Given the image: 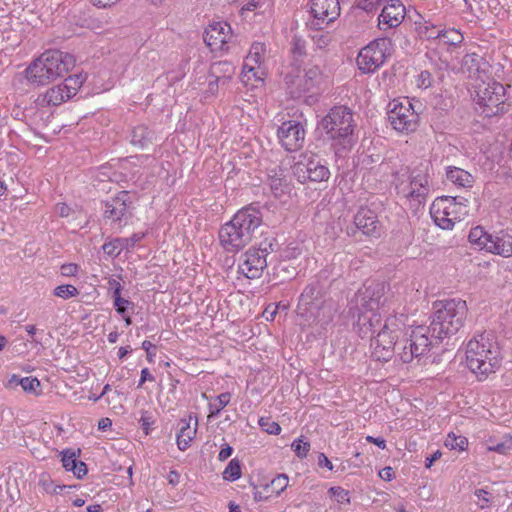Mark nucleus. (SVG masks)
Returning <instances> with one entry per match:
<instances>
[{
	"mask_svg": "<svg viewBox=\"0 0 512 512\" xmlns=\"http://www.w3.org/2000/svg\"><path fill=\"white\" fill-rule=\"evenodd\" d=\"M257 206L250 204L221 226L218 238L222 248L229 253H236L248 245L262 224V214Z\"/></svg>",
	"mask_w": 512,
	"mask_h": 512,
	"instance_id": "f257e3e1",
	"label": "nucleus"
},
{
	"mask_svg": "<svg viewBox=\"0 0 512 512\" xmlns=\"http://www.w3.org/2000/svg\"><path fill=\"white\" fill-rule=\"evenodd\" d=\"M353 112L346 106H334L320 122L337 156L349 152L357 142Z\"/></svg>",
	"mask_w": 512,
	"mask_h": 512,
	"instance_id": "f03ea898",
	"label": "nucleus"
},
{
	"mask_svg": "<svg viewBox=\"0 0 512 512\" xmlns=\"http://www.w3.org/2000/svg\"><path fill=\"white\" fill-rule=\"evenodd\" d=\"M490 334H479L466 346V364L471 372L487 377L500 367V352Z\"/></svg>",
	"mask_w": 512,
	"mask_h": 512,
	"instance_id": "7ed1b4c3",
	"label": "nucleus"
},
{
	"mask_svg": "<svg viewBox=\"0 0 512 512\" xmlns=\"http://www.w3.org/2000/svg\"><path fill=\"white\" fill-rule=\"evenodd\" d=\"M434 315L430 326L432 333L444 340L455 335L464 325L467 317V304L462 299H449L434 304Z\"/></svg>",
	"mask_w": 512,
	"mask_h": 512,
	"instance_id": "20e7f679",
	"label": "nucleus"
},
{
	"mask_svg": "<svg viewBox=\"0 0 512 512\" xmlns=\"http://www.w3.org/2000/svg\"><path fill=\"white\" fill-rule=\"evenodd\" d=\"M396 182V188L409 201L410 207L418 209L424 206L431 190L429 164L421 163L411 172L408 168L397 172Z\"/></svg>",
	"mask_w": 512,
	"mask_h": 512,
	"instance_id": "39448f33",
	"label": "nucleus"
},
{
	"mask_svg": "<svg viewBox=\"0 0 512 512\" xmlns=\"http://www.w3.org/2000/svg\"><path fill=\"white\" fill-rule=\"evenodd\" d=\"M325 285L318 279L311 281L299 296L297 311L321 324H328L335 312L332 302L325 299Z\"/></svg>",
	"mask_w": 512,
	"mask_h": 512,
	"instance_id": "423d86ee",
	"label": "nucleus"
},
{
	"mask_svg": "<svg viewBox=\"0 0 512 512\" xmlns=\"http://www.w3.org/2000/svg\"><path fill=\"white\" fill-rule=\"evenodd\" d=\"M406 317L403 314L390 315L378 333L370 338L371 355L377 361L387 362L395 354L399 338L406 327Z\"/></svg>",
	"mask_w": 512,
	"mask_h": 512,
	"instance_id": "0eeeda50",
	"label": "nucleus"
},
{
	"mask_svg": "<svg viewBox=\"0 0 512 512\" xmlns=\"http://www.w3.org/2000/svg\"><path fill=\"white\" fill-rule=\"evenodd\" d=\"M468 240L475 250L485 251L504 258L512 256V235L505 230L491 234L482 226H476L470 230Z\"/></svg>",
	"mask_w": 512,
	"mask_h": 512,
	"instance_id": "6e6552de",
	"label": "nucleus"
},
{
	"mask_svg": "<svg viewBox=\"0 0 512 512\" xmlns=\"http://www.w3.org/2000/svg\"><path fill=\"white\" fill-rule=\"evenodd\" d=\"M443 339L440 335L432 333V327L419 325L414 327L409 334L402 350L397 353V357L403 363H410L414 358L426 355L431 348L438 346Z\"/></svg>",
	"mask_w": 512,
	"mask_h": 512,
	"instance_id": "1a4fd4ad",
	"label": "nucleus"
},
{
	"mask_svg": "<svg viewBox=\"0 0 512 512\" xmlns=\"http://www.w3.org/2000/svg\"><path fill=\"white\" fill-rule=\"evenodd\" d=\"M390 46L389 39L378 38L363 47L356 59L359 70L369 74L379 69L390 55Z\"/></svg>",
	"mask_w": 512,
	"mask_h": 512,
	"instance_id": "9d476101",
	"label": "nucleus"
},
{
	"mask_svg": "<svg viewBox=\"0 0 512 512\" xmlns=\"http://www.w3.org/2000/svg\"><path fill=\"white\" fill-rule=\"evenodd\" d=\"M477 104L482 108L486 117H493L507 112L505 88L501 83L493 82L479 86L477 90Z\"/></svg>",
	"mask_w": 512,
	"mask_h": 512,
	"instance_id": "9b49d317",
	"label": "nucleus"
},
{
	"mask_svg": "<svg viewBox=\"0 0 512 512\" xmlns=\"http://www.w3.org/2000/svg\"><path fill=\"white\" fill-rule=\"evenodd\" d=\"M132 201L128 191H120L103 203V218L113 227L121 229L132 217Z\"/></svg>",
	"mask_w": 512,
	"mask_h": 512,
	"instance_id": "f8f14e48",
	"label": "nucleus"
},
{
	"mask_svg": "<svg viewBox=\"0 0 512 512\" xmlns=\"http://www.w3.org/2000/svg\"><path fill=\"white\" fill-rule=\"evenodd\" d=\"M387 286L383 282H371L365 284L355 295V310L379 311L383 309L387 302Z\"/></svg>",
	"mask_w": 512,
	"mask_h": 512,
	"instance_id": "ddd939ff",
	"label": "nucleus"
},
{
	"mask_svg": "<svg viewBox=\"0 0 512 512\" xmlns=\"http://www.w3.org/2000/svg\"><path fill=\"white\" fill-rule=\"evenodd\" d=\"M293 173L300 183L307 181L322 182L330 177V171L320 158L316 156L305 157L293 167Z\"/></svg>",
	"mask_w": 512,
	"mask_h": 512,
	"instance_id": "4468645a",
	"label": "nucleus"
},
{
	"mask_svg": "<svg viewBox=\"0 0 512 512\" xmlns=\"http://www.w3.org/2000/svg\"><path fill=\"white\" fill-rule=\"evenodd\" d=\"M304 126L295 120L283 122L277 129V137L281 146L288 152L300 150L305 142Z\"/></svg>",
	"mask_w": 512,
	"mask_h": 512,
	"instance_id": "2eb2a0df",
	"label": "nucleus"
},
{
	"mask_svg": "<svg viewBox=\"0 0 512 512\" xmlns=\"http://www.w3.org/2000/svg\"><path fill=\"white\" fill-rule=\"evenodd\" d=\"M310 12L314 17L311 26L320 30L323 24H329L339 17V0H312Z\"/></svg>",
	"mask_w": 512,
	"mask_h": 512,
	"instance_id": "dca6fc26",
	"label": "nucleus"
},
{
	"mask_svg": "<svg viewBox=\"0 0 512 512\" xmlns=\"http://www.w3.org/2000/svg\"><path fill=\"white\" fill-rule=\"evenodd\" d=\"M323 72L319 66L314 65L305 70L303 77H297L290 82L289 93L292 98H300L304 93L319 88L323 82Z\"/></svg>",
	"mask_w": 512,
	"mask_h": 512,
	"instance_id": "f3484780",
	"label": "nucleus"
},
{
	"mask_svg": "<svg viewBox=\"0 0 512 512\" xmlns=\"http://www.w3.org/2000/svg\"><path fill=\"white\" fill-rule=\"evenodd\" d=\"M232 38L231 26L225 21H214L204 30L203 39L211 51L224 50Z\"/></svg>",
	"mask_w": 512,
	"mask_h": 512,
	"instance_id": "a211bd4d",
	"label": "nucleus"
},
{
	"mask_svg": "<svg viewBox=\"0 0 512 512\" xmlns=\"http://www.w3.org/2000/svg\"><path fill=\"white\" fill-rule=\"evenodd\" d=\"M40 58L48 66V71L53 72L54 79L66 75L75 66V57L60 50H48Z\"/></svg>",
	"mask_w": 512,
	"mask_h": 512,
	"instance_id": "6ab92c4d",
	"label": "nucleus"
},
{
	"mask_svg": "<svg viewBox=\"0 0 512 512\" xmlns=\"http://www.w3.org/2000/svg\"><path fill=\"white\" fill-rule=\"evenodd\" d=\"M266 267L267 259L262 253L256 252L255 247H251L241 255L238 272L248 279H257L262 276Z\"/></svg>",
	"mask_w": 512,
	"mask_h": 512,
	"instance_id": "aec40b11",
	"label": "nucleus"
},
{
	"mask_svg": "<svg viewBox=\"0 0 512 512\" xmlns=\"http://www.w3.org/2000/svg\"><path fill=\"white\" fill-rule=\"evenodd\" d=\"M388 119L392 127L399 132H412L418 125V114L411 110V104H395Z\"/></svg>",
	"mask_w": 512,
	"mask_h": 512,
	"instance_id": "412c9836",
	"label": "nucleus"
},
{
	"mask_svg": "<svg viewBox=\"0 0 512 512\" xmlns=\"http://www.w3.org/2000/svg\"><path fill=\"white\" fill-rule=\"evenodd\" d=\"M357 320L354 329L361 338H371L376 335L384 324L382 315L379 311L355 310Z\"/></svg>",
	"mask_w": 512,
	"mask_h": 512,
	"instance_id": "4be33fe9",
	"label": "nucleus"
},
{
	"mask_svg": "<svg viewBox=\"0 0 512 512\" xmlns=\"http://www.w3.org/2000/svg\"><path fill=\"white\" fill-rule=\"evenodd\" d=\"M406 8L400 0H388L378 17V27L388 30L398 27L404 20Z\"/></svg>",
	"mask_w": 512,
	"mask_h": 512,
	"instance_id": "5701e85b",
	"label": "nucleus"
},
{
	"mask_svg": "<svg viewBox=\"0 0 512 512\" xmlns=\"http://www.w3.org/2000/svg\"><path fill=\"white\" fill-rule=\"evenodd\" d=\"M354 224L364 235L371 237H380L382 225L375 211L361 207L354 216Z\"/></svg>",
	"mask_w": 512,
	"mask_h": 512,
	"instance_id": "b1692460",
	"label": "nucleus"
},
{
	"mask_svg": "<svg viewBox=\"0 0 512 512\" xmlns=\"http://www.w3.org/2000/svg\"><path fill=\"white\" fill-rule=\"evenodd\" d=\"M145 237V233H134L127 238H114L102 245V250L105 255L110 258L118 257L123 250L130 251L137 243Z\"/></svg>",
	"mask_w": 512,
	"mask_h": 512,
	"instance_id": "393cba45",
	"label": "nucleus"
},
{
	"mask_svg": "<svg viewBox=\"0 0 512 512\" xmlns=\"http://www.w3.org/2000/svg\"><path fill=\"white\" fill-rule=\"evenodd\" d=\"M488 68V62L477 53H468L462 59V70L468 73L470 78L482 79Z\"/></svg>",
	"mask_w": 512,
	"mask_h": 512,
	"instance_id": "a878e982",
	"label": "nucleus"
},
{
	"mask_svg": "<svg viewBox=\"0 0 512 512\" xmlns=\"http://www.w3.org/2000/svg\"><path fill=\"white\" fill-rule=\"evenodd\" d=\"M25 73L28 81L36 85H46L55 80L53 72L48 71V66L40 57L27 67Z\"/></svg>",
	"mask_w": 512,
	"mask_h": 512,
	"instance_id": "bb28decb",
	"label": "nucleus"
},
{
	"mask_svg": "<svg viewBox=\"0 0 512 512\" xmlns=\"http://www.w3.org/2000/svg\"><path fill=\"white\" fill-rule=\"evenodd\" d=\"M446 199H436L430 208V214L434 221V223L440 227L441 229L451 230L456 221L459 220L458 216L449 217V213L446 211L448 207H445L443 204H446Z\"/></svg>",
	"mask_w": 512,
	"mask_h": 512,
	"instance_id": "cd10ccee",
	"label": "nucleus"
},
{
	"mask_svg": "<svg viewBox=\"0 0 512 512\" xmlns=\"http://www.w3.org/2000/svg\"><path fill=\"white\" fill-rule=\"evenodd\" d=\"M268 176L271 191L276 198H280L290 191V182L285 169L281 167L272 169Z\"/></svg>",
	"mask_w": 512,
	"mask_h": 512,
	"instance_id": "c85d7f7f",
	"label": "nucleus"
},
{
	"mask_svg": "<svg viewBox=\"0 0 512 512\" xmlns=\"http://www.w3.org/2000/svg\"><path fill=\"white\" fill-rule=\"evenodd\" d=\"M70 99L63 84L49 88L45 94L39 95L36 103L41 106H58Z\"/></svg>",
	"mask_w": 512,
	"mask_h": 512,
	"instance_id": "c756f323",
	"label": "nucleus"
},
{
	"mask_svg": "<svg viewBox=\"0 0 512 512\" xmlns=\"http://www.w3.org/2000/svg\"><path fill=\"white\" fill-rule=\"evenodd\" d=\"M191 420L192 415L181 420V428L177 434V446L181 451H185L190 446L191 441L196 435L197 427L194 429L190 427ZM197 424V418H195V426H197Z\"/></svg>",
	"mask_w": 512,
	"mask_h": 512,
	"instance_id": "7c9ffc66",
	"label": "nucleus"
},
{
	"mask_svg": "<svg viewBox=\"0 0 512 512\" xmlns=\"http://www.w3.org/2000/svg\"><path fill=\"white\" fill-rule=\"evenodd\" d=\"M235 73L234 65L229 61H218L211 65L210 75L215 78L216 82L222 81L226 83Z\"/></svg>",
	"mask_w": 512,
	"mask_h": 512,
	"instance_id": "2f4dec72",
	"label": "nucleus"
},
{
	"mask_svg": "<svg viewBox=\"0 0 512 512\" xmlns=\"http://www.w3.org/2000/svg\"><path fill=\"white\" fill-rule=\"evenodd\" d=\"M441 26L421 18L415 21V31L420 39L435 40L440 36Z\"/></svg>",
	"mask_w": 512,
	"mask_h": 512,
	"instance_id": "473e14b6",
	"label": "nucleus"
},
{
	"mask_svg": "<svg viewBox=\"0 0 512 512\" xmlns=\"http://www.w3.org/2000/svg\"><path fill=\"white\" fill-rule=\"evenodd\" d=\"M447 179L459 187H472L475 179L468 171L458 167H448L446 172Z\"/></svg>",
	"mask_w": 512,
	"mask_h": 512,
	"instance_id": "72a5a7b5",
	"label": "nucleus"
},
{
	"mask_svg": "<svg viewBox=\"0 0 512 512\" xmlns=\"http://www.w3.org/2000/svg\"><path fill=\"white\" fill-rule=\"evenodd\" d=\"M153 132L144 125L134 127L131 132V143L134 146L143 148L151 143Z\"/></svg>",
	"mask_w": 512,
	"mask_h": 512,
	"instance_id": "f704fd0d",
	"label": "nucleus"
},
{
	"mask_svg": "<svg viewBox=\"0 0 512 512\" xmlns=\"http://www.w3.org/2000/svg\"><path fill=\"white\" fill-rule=\"evenodd\" d=\"M288 482L289 479L286 474H279L269 484L264 485V490L278 496L287 488Z\"/></svg>",
	"mask_w": 512,
	"mask_h": 512,
	"instance_id": "c9c22d12",
	"label": "nucleus"
},
{
	"mask_svg": "<svg viewBox=\"0 0 512 512\" xmlns=\"http://www.w3.org/2000/svg\"><path fill=\"white\" fill-rule=\"evenodd\" d=\"M440 31L439 38L443 39L450 46H459L464 40L462 33L454 28H441Z\"/></svg>",
	"mask_w": 512,
	"mask_h": 512,
	"instance_id": "e433bc0d",
	"label": "nucleus"
},
{
	"mask_svg": "<svg viewBox=\"0 0 512 512\" xmlns=\"http://www.w3.org/2000/svg\"><path fill=\"white\" fill-rule=\"evenodd\" d=\"M84 82V77L81 74L71 75L65 78L64 88L66 89L67 94H70V98L75 96L78 90L81 88Z\"/></svg>",
	"mask_w": 512,
	"mask_h": 512,
	"instance_id": "4c0bfd02",
	"label": "nucleus"
},
{
	"mask_svg": "<svg viewBox=\"0 0 512 512\" xmlns=\"http://www.w3.org/2000/svg\"><path fill=\"white\" fill-rule=\"evenodd\" d=\"M444 444L451 450L463 451L468 445V440L462 435H456L455 433L451 432L447 435Z\"/></svg>",
	"mask_w": 512,
	"mask_h": 512,
	"instance_id": "58836bf2",
	"label": "nucleus"
},
{
	"mask_svg": "<svg viewBox=\"0 0 512 512\" xmlns=\"http://www.w3.org/2000/svg\"><path fill=\"white\" fill-rule=\"evenodd\" d=\"M230 399L231 395L228 392L218 395L215 402L209 403V417H216L220 411L229 404Z\"/></svg>",
	"mask_w": 512,
	"mask_h": 512,
	"instance_id": "ea45409f",
	"label": "nucleus"
},
{
	"mask_svg": "<svg viewBox=\"0 0 512 512\" xmlns=\"http://www.w3.org/2000/svg\"><path fill=\"white\" fill-rule=\"evenodd\" d=\"M241 477V464L237 458L232 459L223 472V478L228 481H236Z\"/></svg>",
	"mask_w": 512,
	"mask_h": 512,
	"instance_id": "a19ab883",
	"label": "nucleus"
},
{
	"mask_svg": "<svg viewBox=\"0 0 512 512\" xmlns=\"http://www.w3.org/2000/svg\"><path fill=\"white\" fill-rule=\"evenodd\" d=\"M39 486L42 487V489L45 492L51 493V494H59L64 489L71 488V486H66V485H62V486L54 485L53 480L47 474L41 475V477L39 479Z\"/></svg>",
	"mask_w": 512,
	"mask_h": 512,
	"instance_id": "79ce46f5",
	"label": "nucleus"
},
{
	"mask_svg": "<svg viewBox=\"0 0 512 512\" xmlns=\"http://www.w3.org/2000/svg\"><path fill=\"white\" fill-rule=\"evenodd\" d=\"M79 454V449L76 451L71 448L65 449L60 453L62 465L67 471H72V469H75V462Z\"/></svg>",
	"mask_w": 512,
	"mask_h": 512,
	"instance_id": "37998d69",
	"label": "nucleus"
},
{
	"mask_svg": "<svg viewBox=\"0 0 512 512\" xmlns=\"http://www.w3.org/2000/svg\"><path fill=\"white\" fill-rule=\"evenodd\" d=\"M328 494L340 504L351 503L349 491L340 486L330 487L328 490Z\"/></svg>",
	"mask_w": 512,
	"mask_h": 512,
	"instance_id": "c03bdc74",
	"label": "nucleus"
},
{
	"mask_svg": "<svg viewBox=\"0 0 512 512\" xmlns=\"http://www.w3.org/2000/svg\"><path fill=\"white\" fill-rule=\"evenodd\" d=\"M261 429L271 435H279L281 433V426L272 421L269 417H261L258 421Z\"/></svg>",
	"mask_w": 512,
	"mask_h": 512,
	"instance_id": "a18cd8bd",
	"label": "nucleus"
},
{
	"mask_svg": "<svg viewBox=\"0 0 512 512\" xmlns=\"http://www.w3.org/2000/svg\"><path fill=\"white\" fill-rule=\"evenodd\" d=\"M53 294L62 299H69L76 297L79 294V291L75 286L67 284L57 286L54 289Z\"/></svg>",
	"mask_w": 512,
	"mask_h": 512,
	"instance_id": "49530a36",
	"label": "nucleus"
},
{
	"mask_svg": "<svg viewBox=\"0 0 512 512\" xmlns=\"http://www.w3.org/2000/svg\"><path fill=\"white\" fill-rule=\"evenodd\" d=\"M112 297L114 300V307L118 314L124 316L126 314L129 306H134V304L128 299L122 298L121 293L118 294V291L112 293Z\"/></svg>",
	"mask_w": 512,
	"mask_h": 512,
	"instance_id": "de8ad7c7",
	"label": "nucleus"
},
{
	"mask_svg": "<svg viewBox=\"0 0 512 512\" xmlns=\"http://www.w3.org/2000/svg\"><path fill=\"white\" fill-rule=\"evenodd\" d=\"M292 47L291 52L294 57L299 58L305 55L306 53V42L302 38L298 36H294L292 39Z\"/></svg>",
	"mask_w": 512,
	"mask_h": 512,
	"instance_id": "09e8293b",
	"label": "nucleus"
},
{
	"mask_svg": "<svg viewBox=\"0 0 512 512\" xmlns=\"http://www.w3.org/2000/svg\"><path fill=\"white\" fill-rule=\"evenodd\" d=\"M20 386L25 392L35 393L36 388L40 387V381L37 378L23 377L19 381Z\"/></svg>",
	"mask_w": 512,
	"mask_h": 512,
	"instance_id": "8fccbe9b",
	"label": "nucleus"
},
{
	"mask_svg": "<svg viewBox=\"0 0 512 512\" xmlns=\"http://www.w3.org/2000/svg\"><path fill=\"white\" fill-rule=\"evenodd\" d=\"M292 448L298 457L304 458L310 450V443L302 439H297L292 443Z\"/></svg>",
	"mask_w": 512,
	"mask_h": 512,
	"instance_id": "3c124183",
	"label": "nucleus"
},
{
	"mask_svg": "<svg viewBox=\"0 0 512 512\" xmlns=\"http://www.w3.org/2000/svg\"><path fill=\"white\" fill-rule=\"evenodd\" d=\"M263 46L260 44H254L251 47V50L247 56V61L254 62L255 64H260L262 61L261 53L263 52Z\"/></svg>",
	"mask_w": 512,
	"mask_h": 512,
	"instance_id": "603ef678",
	"label": "nucleus"
},
{
	"mask_svg": "<svg viewBox=\"0 0 512 512\" xmlns=\"http://www.w3.org/2000/svg\"><path fill=\"white\" fill-rule=\"evenodd\" d=\"M312 39L315 46L320 50L325 49L331 42V36L325 33H317Z\"/></svg>",
	"mask_w": 512,
	"mask_h": 512,
	"instance_id": "864d4df0",
	"label": "nucleus"
},
{
	"mask_svg": "<svg viewBox=\"0 0 512 512\" xmlns=\"http://www.w3.org/2000/svg\"><path fill=\"white\" fill-rule=\"evenodd\" d=\"M382 2V0H357V7L360 9L370 13L373 10L377 9L378 5Z\"/></svg>",
	"mask_w": 512,
	"mask_h": 512,
	"instance_id": "5fc2aeb1",
	"label": "nucleus"
},
{
	"mask_svg": "<svg viewBox=\"0 0 512 512\" xmlns=\"http://www.w3.org/2000/svg\"><path fill=\"white\" fill-rule=\"evenodd\" d=\"M433 78L429 71H422L417 78V86L420 88H428L432 85Z\"/></svg>",
	"mask_w": 512,
	"mask_h": 512,
	"instance_id": "6e6d98bb",
	"label": "nucleus"
},
{
	"mask_svg": "<svg viewBox=\"0 0 512 512\" xmlns=\"http://www.w3.org/2000/svg\"><path fill=\"white\" fill-rule=\"evenodd\" d=\"M141 424V428L146 435L149 434L151 426L154 424V420L149 415L147 411L142 412L141 418L139 420Z\"/></svg>",
	"mask_w": 512,
	"mask_h": 512,
	"instance_id": "4d7b16f0",
	"label": "nucleus"
},
{
	"mask_svg": "<svg viewBox=\"0 0 512 512\" xmlns=\"http://www.w3.org/2000/svg\"><path fill=\"white\" fill-rule=\"evenodd\" d=\"M440 199H446V204H443L445 207H449L446 211L449 213V217L457 216V210L460 208L456 203V198L454 197H441Z\"/></svg>",
	"mask_w": 512,
	"mask_h": 512,
	"instance_id": "13d9d810",
	"label": "nucleus"
},
{
	"mask_svg": "<svg viewBox=\"0 0 512 512\" xmlns=\"http://www.w3.org/2000/svg\"><path fill=\"white\" fill-rule=\"evenodd\" d=\"M142 349L146 351V357L149 363L154 361V357L156 356L155 345L150 341L145 340L142 342Z\"/></svg>",
	"mask_w": 512,
	"mask_h": 512,
	"instance_id": "bf43d9fd",
	"label": "nucleus"
},
{
	"mask_svg": "<svg viewBox=\"0 0 512 512\" xmlns=\"http://www.w3.org/2000/svg\"><path fill=\"white\" fill-rule=\"evenodd\" d=\"M72 472L78 479H82L88 472L86 463L76 460L75 469H72Z\"/></svg>",
	"mask_w": 512,
	"mask_h": 512,
	"instance_id": "052dcab7",
	"label": "nucleus"
},
{
	"mask_svg": "<svg viewBox=\"0 0 512 512\" xmlns=\"http://www.w3.org/2000/svg\"><path fill=\"white\" fill-rule=\"evenodd\" d=\"M275 243L272 241H264L260 244L259 248H256V252L262 253L264 258L267 259L269 253L274 251Z\"/></svg>",
	"mask_w": 512,
	"mask_h": 512,
	"instance_id": "680f3d73",
	"label": "nucleus"
},
{
	"mask_svg": "<svg viewBox=\"0 0 512 512\" xmlns=\"http://www.w3.org/2000/svg\"><path fill=\"white\" fill-rule=\"evenodd\" d=\"M78 265L74 263L63 264L61 266V274L63 276H74L78 272Z\"/></svg>",
	"mask_w": 512,
	"mask_h": 512,
	"instance_id": "e2e57ef3",
	"label": "nucleus"
},
{
	"mask_svg": "<svg viewBox=\"0 0 512 512\" xmlns=\"http://www.w3.org/2000/svg\"><path fill=\"white\" fill-rule=\"evenodd\" d=\"M488 449L490 451H495L500 454H506L510 449H512V442H510L509 444L505 442H500L494 446H489Z\"/></svg>",
	"mask_w": 512,
	"mask_h": 512,
	"instance_id": "0e129e2a",
	"label": "nucleus"
},
{
	"mask_svg": "<svg viewBox=\"0 0 512 512\" xmlns=\"http://www.w3.org/2000/svg\"><path fill=\"white\" fill-rule=\"evenodd\" d=\"M271 494L272 493L266 492L264 489L263 491H260L255 488V491L253 492V497L256 502H260L268 500L271 497Z\"/></svg>",
	"mask_w": 512,
	"mask_h": 512,
	"instance_id": "69168bd1",
	"label": "nucleus"
},
{
	"mask_svg": "<svg viewBox=\"0 0 512 512\" xmlns=\"http://www.w3.org/2000/svg\"><path fill=\"white\" fill-rule=\"evenodd\" d=\"M379 476L384 481H391L395 477V473L391 467H385L379 472Z\"/></svg>",
	"mask_w": 512,
	"mask_h": 512,
	"instance_id": "338daca9",
	"label": "nucleus"
},
{
	"mask_svg": "<svg viewBox=\"0 0 512 512\" xmlns=\"http://www.w3.org/2000/svg\"><path fill=\"white\" fill-rule=\"evenodd\" d=\"M233 453V448L230 446V445H226L225 447H223L219 454H218V459L220 461H225L226 459H228Z\"/></svg>",
	"mask_w": 512,
	"mask_h": 512,
	"instance_id": "774afa93",
	"label": "nucleus"
}]
</instances>
